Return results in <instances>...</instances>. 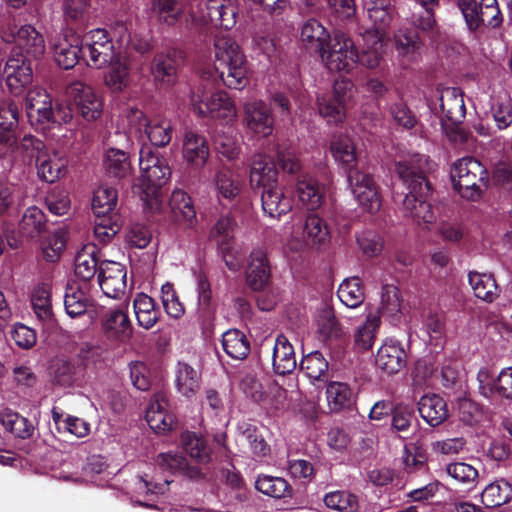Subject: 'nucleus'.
I'll return each instance as SVG.
<instances>
[{
    "label": "nucleus",
    "instance_id": "6",
    "mask_svg": "<svg viewBox=\"0 0 512 512\" xmlns=\"http://www.w3.org/2000/svg\"><path fill=\"white\" fill-rule=\"evenodd\" d=\"M24 107L29 123L35 127L50 122H68L72 117L69 110L62 111L59 106L54 107L51 95L41 87L28 91Z\"/></svg>",
    "mask_w": 512,
    "mask_h": 512
},
{
    "label": "nucleus",
    "instance_id": "32",
    "mask_svg": "<svg viewBox=\"0 0 512 512\" xmlns=\"http://www.w3.org/2000/svg\"><path fill=\"white\" fill-rule=\"evenodd\" d=\"M376 365L388 374L398 373L406 364V352L394 340H386L377 351Z\"/></svg>",
    "mask_w": 512,
    "mask_h": 512
},
{
    "label": "nucleus",
    "instance_id": "60",
    "mask_svg": "<svg viewBox=\"0 0 512 512\" xmlns=\"http://www.w3.org/2000/svg\"><path fill=\"white\" fill-rule=\"evenodd\" d=\"M318 332L325 339H338L343 334V328L336 318L332 308L325 306L316 318Z\"/></svg>",
    "mask_w": 512,
    "mask_h": 512
},
{
    "label": "nucleus",
    "instance_id": "40",
    "mask_svg": "<svg viewBox=\"0 0 512 512\" xmlns=\"http://www.w3.org/2000/svg\"><path fill=\"white\" fill-rule=\"evenodd\" d=\"M330 152L336 163L347 171L355 169L357 162L356 148L350 136L344 133L334 134L330 141Z\"/></svg>",
    "mask_w": 512,
    "mask_h": 512
},
{
    "label": "nucleus",
    "instance_id": "63",
    "mask_svg": "<svg viewBox=\"0 0 512 512\" xmlns=\"http://www.w3.org/2000/svg\"><path fill=\"white\" fill-rule=\"evenodd\" d=\"M256 489L274 498H283L291 493V488L284 478L268 475H262L257 478Z\"/></svg>",
    "mask_w": 512,
    "mask_h": 512
},
{
    "label": "nucleus",
    "instance_id": "46",
    "mask_svg": "<svg viewBox=\"0 0 512 512\" xmlns=\"http://www.w3.org/2000/svg\"><path fill=\"white\" fill-rule=\"evenodd\" d=\"M104 168L109 176L117 179H126L132 174L128 154L117 148H109L105 152Z\"/></svg>",
    "mask_w": 512,
    "mask_h": 512
},
{
    "label": "nucleus",
    "instance_id": "56",
    "mask_svg": "<svg viewBox=\"0 0 512 512\" xmlns=\"http://www.w3.org/2000/svg\"><path fill=\"white\" fill-rule=\"evenodd\" d=\"M300 368L312 382L327 380L328 361L319 351L304 356L300 362Z\"/></svg>",
    "mask_w": 512,
    "mask_h": 512
},
{
    "label": "nucleus",
    "instance_id": "62",
    "mask_svg": "<svg viewBox=\"0 0 512 512\" xmlns=\"http://www.w3.org/2000/svg\"><path fill=\"white\" fill-rule=\"evenodd\" d=\"M395 45L398 55L407 62L414 61L420 49V41L416 33L407 30L398 31L395 35Z\"/></svg>",
    "mask_w": 512,
    "mask_h": 512
},
{
    "label": "nucleus",
    "instance_id": "9",
    "mask_svg": "<svg viewBox=\"0 0 512 512\" xmlns=\"http://www.w3.org/2000/svg\"><path fill=\"white\" fill-rule=\"evenodd\" d=\"M204 12L198 7L196 11L191 5L189 17L191 24L204 26L211 22L217 27L229 30L236 24L238 9L236 0H207Z\"/></svg>",
    "mask_w": 512,
    "mask_h": 512
},
{
    "label": "nucleus",
    "instance_id": "38",
    "mask_svg": "<svg viewBox=\"0 0 512 512\" xmlns=\"http://www.w3.org/2000/svg\"><path fill=\"white\" fill-rule=\"evenodd\" d=\"M168 207L173 220L186 227H193L196 223V211L191 198L181 189H175L169 199Z\"/></svg>",
    "mask_w": 512,
    "mask_h": 512
},
{
    "label": "nucleus",
    "instance_id": "61",
    "mask_svg": "<svg viewBox=\"0 0 512 512\" xmlns=\"http://www.w3.org/2000/svg\"><path fill=\"white\" fill-rule=\"evenodd\" d=\"M89 305V299L85 292L76 285H70L66 289L64 296V306L66 313L72 317L83 315Z\"/></svg>",
    "mask_w": 512,
    "mask_h": 512
},
{
    "label": "nucleus",
    "instance_id": "52",
    "mask_svg": "<svg viewBox=\"0 0 512 512\" xmlns=\"http://www.w3.org/2000/svg\"><path fill=\"white\" fill-rule=\"evenodd\" d=\"M151 13L159 22L173 26L180 21L183 8L177 0H151Z\"/></svg>",
    "mask_w": 512,
    "mask_h": 512
},
{
    "label": "nucleus",
    "instance_id": "4",
    "mask_svg": "<svg viewBox=\"0 0 512 512\" xmlns=\"http://www.w3.org/2000/svg\"><path fill=\"white\" fill-rule=\"evenodd\" d=\"M454 189L467 200L481 198L488 185V172L484 165L473 157L457 160L450 171Z\"/></svg>",
    "mask_w": 512,
    "mask_h": 512
},
{
    "label": "nucleus",
    "instance_id": "49",
    "mask_svg": "<svg viewBox=\"0 0 512 512\" xmlns=\"http://www.w3.org/2000/svg\"><path fill=\"white\" fill-rule=\"evenodd\" d=\"M52 374L57 384L70 387L82 380L84 371L77 361L58 360L52 368Z\"/></svg>",
    "mask_w": 512,
    "mask_h": 512
},
{
    "label": "nucleus",
    "instance_id": "33",
    "mask_svg": "<svg viewBox=\"0 0 512 512\" xmlns=\"http://www.w3.org/2000/svg\"><path fill=\"white\" fill-rule=\"evenodd\" d=\"M250 183L262 191L278 185V170L274 162L263 155H256L250 167Z\"/></svg>",
    "mask_w": 512,
    "mask_h": 512
},
{
    "label": "nucleus",
    "instance_id": "37",
    "mask_svg": "<svg viewBox=\"0 0 512 512\" xmlns=\"http://www.w3.org/2000/svg\"><path fill=\"white\" fill-rule=\"evenodd\" d=\"M274 371L279 375L293 372L297 366L293 345L285 335L277 336L272 353Z\"/></svg>",
    "mask_w": 512,
    "mask_h": 512
},
{
    "label": "nucleus",
    "instance_id": "16",
    "mask_svg": "<svg viewBox=\"0 0 512 512\" xmlns=\"http://www.w3.org/2000/svg\"><path fill=\"white\" fill-rule=\"evenodd\" d=\"M243 123L249 133L259 138L268 137L274 129L272 111L262 100H251L244 104Z\"/></svg>",
    "mask_w": 512,
    "mask_h": 512
},
{
    "label": "nucleus",
    "instance_id": "13",
    "mask_svg": "<svg viewBox=\"0 0 512 512\" xmlns=\"http://www.w3.org/2000/svg\"><path fill=\"white\" fill-rule=\"evenodd\" d=\"M353 84L345 79L336 80L332 94L317 98L319 114L328 123L338 124L346 115V105L352 97Z\"/></svg>",
    "mask_w": 512,
    "mask_h": 512
},
{
    "label": "nucleus",
    "instance_id": "25",
    "mask_svg": "<svg viewBox=\"0 0 512 512\" xmlns=\"http://www.w3.org/2000/svg\"><path fill=\"white\" fill-rule=\"evenodd\" d=\"M438 107L442 121L447 120L453 124L460 123L466 113L464 99L461 91L455 87H444L437 90Z\"/></svg>",
    "mask_w": 512,
    "mask_h": 512
},
{
    "label": "nucleus",
    "instance_id": "8",
    "mask_svg": "<svg viewBox=\"0 0 512 512\" xmlns=\"http://www.w3.org/2000/svg\"><path fill=\"white\" fill-rule=\"evenodd\" d=\"M319 54L322 63L332 72H349L358 58L354 42L342 32H336Z\"/></svg>",
    "mask_w": 512,
    "mask_h": 512
},
{
    "label": "nucleus",
    "instance_id": "12",
    "mask_svg": "<svg viewBox=\"0 0 512 512\" xmlns=\"http://www.w3.org/2000/svg\"><path fill=\"white\" fill-rule=\"evenodd\" d=\"M126 120L130 131H143L155 146H166L172 139V125L163 117L148 119L141 110L132 108L126 114Z\"/></svg>",
    "mask_w": 512,
    "mask_h": 512
},
{
    "label": "nucleus",
    "instance_id": "57",
    "mask_svg": "<svg viewBox=\"0 0 512 512\" xmlns=\"http://www.w3.org/2000/svg\"><path fill=\"white\" fill-rule=\"evenodd\" d=\"M150 72L157 83L171 85L176 79V65L168 54H157L150 67Z\"/></svg>",
    "mask_w": 512,
    "mask_h": 512
},
{
    "label": "nucleus",
    "instance_id": "47",
    "mask_svg": "<svg viewBox=\"0 0 512 512\" xmlns=\"http://www.w3.org/2000/svg\"><path fill=\"white\" fill-rule=\"evenodd\" d=\"M468 280L478 299L491 303L498 297V285L491 274L471 271L468 274Z\"/></svg>",
    "mask_w": 512,
    "mask_h": 512
},
{
    "label": "nucleus",
    "instance_id": "35",
    "mask_svg": "<svg viewBox=\"0 0 512 512\" xmlns=\"http://www.w3.org/2000/svg\"><path fill=\"white\" fill-rule=\"evenodd\" d=\"M108 64L109 70L105 76L106 85L113 91H122L130 82L131 63L128 55L119 50Z\"/></svg>",
    "mask_w": 512,
    "mask_h": 512
},
{
    "label": "nucleus",
    "instance_id": "22",
    "mask_svg": "<svg viewBox=\"0 0 512 512\" xmlns=\"http://www.w3.org/2000/svg\"><path fill=\"white\" fill-rule=\"evenodd\" d=\"M181 153L190 168H203L210 156L206 137L193 130L185 131L181 143Z\"/></svg>",
    "mask_w": 512,
    "mask_h": 512
},
{
    "label": "nucleus",
    "instance_id": "27",
    "mask_svg": "<svg viewBox=\"0 0 512 512\" xmlns=\"http://www.w3.org/2000/svg\"><path fill=\"white\" fill-rule=\"evenodd\" d=\"M362 1L367 17L373 25V30H368L367 32H377L386 37L385 30L390 26L396 16L393 0Z\"/></svg>",
    "mask_w": 512,
    "mask_h": 512
},
{
    "label": "nucleus",
    "instance_id": "26",
    "mask_svg": "<svg viewBox=\"0 0 512 512\" xmlns=\"http://www.w3.org/2000/svg\"><path fill=\"white\" fill-rule=\"evenodd\" d=\"M270 264L267 253L262 248L251 251L246 268L248 286L256 291L262 290L270 279Z\"/></svg>",
    "mask_w": 512,
    "mask_h": 512
},
{
    "label": "nucleus",
    "instance_id": "39",
    "mask_svg": "<svg viewBox=\"0 0 512 512\" xmlns=\"http://www.w3.org/2000/svg\"><path fill=\"white\" fill-rule=\"evenodd\" d=\"M261 201L264 213L270 218L280 219L292 209V199L279 185L262 191Z\"/></svg>",
    "mask_w": 512,
    "mask_h": 512
},
{
    "label": "nucleus",
    "instance_id": "17",
    "mask_svg": "<svg viewBox=\"0 0 512 512\" xmlns=\"http://www.w3.org/2000/svg\"><path fill=\"white\" fill-rule=\"evenodd\" d=\"M330 230L327 223L317 214L311 213L306 217L303 225L293 228L291 233V249H299L304 243L313 246H324L330 241Z\"/></svg>",
    "mask_w": 512,
    "mask_h": 512
},
{
    "label": "nucleus",
    "instance_id": "30",
    "mask_svg": "<svg viewBox=\"0 0 512 512\" xmlns=\"http://www.w3.org/2000/svg\"><path fill=\"white\" fill-rule=\"evenodd\" d=\"M295 189L301 204L310 211L319 209L325 201L324 185L309 174L296 179Z\"/></svg>",
    "mask_w": 512,
    "mask_h": 512
},
{
    "label": "nucleus",
    "instance_id": "43",
    "mask_svg": "<svg viewBox=\"0 0 512 512\" xmlns=\"http://www.w3.org/2000/svg\"><path fill=\"white\" fill-rule=\"evenodd\" d=\"M98 249L95 244H85L75 257V275L84 280H90L99 270Z\"/></svg>",
    "mask_w": 512,
    "mask_h": 512
},
{
    "label": "nucleus",
    "instance_id": "36",
    "mask_svg": "<svg viewBox=\"0 0 512 512\" xmlns=\"http://www.w3.org/2000/svg\"><path fill=\"white\" fill-rule=\"evenodd\" d=\"M403 299L398 287L394 285H384L381 290V301L377 311L381 317H384L391 324H397L402 317Z\"/></svg>",
    "mask_w": 512,
    "mask_h": 512
},
{
    "label": "nucleus",
    "instance_id": "59",
    "mask_svg": "<svg viewBox=\"0 0 512 512\" xmlns=\"http://www.w3.org/2000/svg\"><path fill=\"white\" fill-rule=\"evenodd\" d=\"M324 503L328 509L335 512H357L359 509L357 496L345 490L327 493Z\"/></svg>",
    "mask_w": 512,
    "mask_h": 512
},
{
    "label": "nucleus",
    "instance_id": "58",
    "mask_svg": "<svg viewBox=\"0 0 512 512\" xmlns=\"http://www.w3.org/2000/svg\"><path fill=\"white\" fill-rule=\"evenodd\" d=\"M326 397L331 411H340L352 403V390L348 384L332 381L327 385Z\"/></svg>",
    "mask_w": 512,
    "mask_h": 512
},
{
    "label": "nucleus",
    "instance_id": "28",
    "mask_svg": "<svg viewBox=\"0 0 512 512\" xmlns=\"http://www.w3.org/2000/svg\"><path fill=\"white\" fill-rule=\"evenodd\" d=\"M68 159L55 149L46 148L36 162L39 177L53 183L66 174Z\"/></svg>",
    "mask_w": 512,
    "mask_h": 512
},
{
    "label": "nucleus",
    "instance_id": "29",
    "mask_svg": "<svg viewBox=\"0 0 512 512\" xmlns=\"http://www.w3.org/2000/svg\"><path fill=\"white\" fill-rule=\"evenodd\" d=\"M30 302L36 319L46 328L55 323L53 312L51 286L47 283L36 284L30 295Z\"/></svg>",
    "mask_w": 512,
    "mask_h": 512
},
{
    "label": "nucleus",
    "instance_id": "53",
    "mask_svg": "<svg viewBox=\"0 0 512 512\" xmlns=\"http://www.w3.org/2000/svg\"><path fill=\"white\" fill-rule=\"evenodd\" d=\"M512 498V485L504 479L490 483L482 492V503L486 507H498Z\"/></svg>",
    "mask_w": 512,
    "mask_h": 512
},
{
    "label": "nucleus",
    "instance_id": "11",
    "mask_svg": "<svg viewBox=\"0 0 512 512\" xmlns=\"http://www.w3.org/2000/svg\"><path fill=\"white\" fill-rule=\"evenodd\" d=\"M82 59L90 67L101 69L108 65L118 51L106 30L97 28L90 30L82 37Z\"/></svg>",
    "mask_w": 512,
    "mask_h": 512
},
{
    "label": "nucleus",
    "instance_id": "5",
    "mask_svg": "<svg viewBox=\"0 0 512 512\" xmlns=\"http://www.w3.org/2000/svg\"><path fill=\"white\" fill-rule=\"evenodd\" d=\"M190 106L198 116L226 124L234 122L237 118V108L228 93L225 91L209 93L203 85L191 91Z\"/></svg>",
    "mask_w": 512,
    "mask_h": 512
},
{
    "label": "nucleus",
    "instance_id": "1",
    "mask_svg": "<svg viewBox=\"0 0 512 512\" xmlns=\"http://www.w3.org/2000/svg\"><path fill=\"white\" fill-rule=\"evenodd\" d=\"M424 163H427L425 156L413 154L409 160L399 161L396 166L400 179L408 189L403 200L405 216L418 224H430L436 219L435 212L427 200L430 185L423 175Z\"/></svg>",
    "mask_w": 512,
    "mask_h": 512
},
{
    "label": "nucleus",
    "instance_id": "48",
    "mask_svg": "<svg viewBox=\"0 0 512 512\" xmlns=\"http://www.w3.org/2000/svg\"><path fill=\"white\" fill-rule=\"evenodd\" d=\"M185 453L198 464H207L211 459V450L206 440L194 433L184 432L181 436Z\"/></svg>",
    "mask_w": 512,
    "mask_h": 512
},
{
    "label": "nucleus",
    "instance_id": "3",
    "mask_svg": "<svg viewBox=\"0 0 512 512\" xmlns=\"http://www.w3.org/2000/svg\"><path fill=\"white\" fill-rule=\"evenodd\" d=\"M214 69L225 86L243 89L248 83V62L238 43L222 37L215 42Z\"/></svg>",
    "mask_w": 512,
    "mask_h": 512
},
{
    "label": "nucleus",
    "instance_id": "19",
    "mask_svg": "<svg viewBox=\"0 0 512 512\" xmlns=\"http://www.w3.org/2000/svg\"><path fill=\"white\" fill-rule=\"evenodd\" d=\"M101 329L105 337L113 342L126 343L133 334V326L125 306L108 309L102 317Z\"/></svg>",
    "mask_w": 512,
    "mask_h": 512
},
{
    "label": "nucleus",
    "instance_id": "42",
    "mask_svg": "<svg viewBox=\"0 0 512 512\" xmlns=\"http://www.w3.org/2000/svg\"><path fill=\"white\" fill-rule=\"evenodd\" d=\"M213 187L219 200H234L242 191L241 181L227 168H221L215 173Z\"/></svg>",
    "mask_w": 512,
    "mask_h": 512
},
{
    "label": "nucleus",
    "instance_id": "34",
    "mask_svg": "<svg viewBox=\"0 0 512 512\" xmlns=\"http://www.w3.org/2000/svg\"><path fill=\"white\" fill-rule=\"evenodd\" d=\"M418 411L431 427H437L449 417L446 401L437 394H426L418 402Z\"/></svg>",
    "mask_w": 512,
    "mask_h": 512
},
{
    "label": "nucleus",
    "instance_id": "44",
    "mask_svg": "<svg viewBox=\"0 0 512 512\" xmlns=\"http://www.w3.org/2000/svg\"><path fill=\"white\" fill-rule=\"evenodd\" d=\"M200 373L185 362H178L175 368V387L187 397L194 396L200 387Z\"/></svg>",
    "mask_w": 512,
    "mask_h": 512
},
{
    "label": "nucleus",
    "instance_id": "18",
    "mask_svg": "<svg viewBox=\"0 0 512 512\" xmlns=\"http://www.w3.org/2000/svg\"><path fill=\"white\" fill-rule=\"evenodd\" d=\"M479 393L488 399H512V366L502 369L495 378L487 368L477 374Z\"/></svg>",
    "mask_w": 512,
    "mask_h": 512
},
{
    "label": "nucleus",
    "instance_id": "20",
    "mask_svg": "<svg viewBox=\"0 0 512 512\" xmlns=\"http://www.w3.org/2000/svg\"><path fill=\"white\" fill-rule=\"evenodd\" d=\"M82 38L70 28L63 30L53 41L54 58L64 69L73 68L82 58Z\"/></svg>",
    "mask_w": 512,
    "mask_h": 512
},
{
    "label": "nucleus",
    "instance_id": "14",
    "mask_svg": "<svg viewBox=\"0 0 512 512\" xmlns=\"http://www.w3.org/2000/svg\"><path fill=\"white\" fill-rule=\"evenodd\" d=\"M347 182L353 197L364 211L375 213L380 209L381 201L372 175L350 169L347 171Z\"/></svg>",
    "mask_w": 512,
    "mask_h": 512
},
{
    "label": "nucleus",
    "instance_id": "15",
    "mask_svg": "<svg viewBox=\"0 0 512 512\" xmlns=\"http://www.w3.org/2000/svg\"><path fill=\"white\" fill-rule=\"evenodd\" d=\"M66 93L73 101L78 114L86 121H94L101 116L103 99L91 86L75 81L68 85Z\"/></svg>",
    "mask_w": 512,
    "mask_h": 512
},
{
    "label": "nucleus",
    "instance_id": "45",
    "mask_svg": "<svg viewBox=\"0 0 512 512\" xmlns=\"http://www.w3.org/2000/svg\"><path fill=\"white\" fill-rule=\"evenodd\" d=\"M133 308L140 327L149 330L159 321L160 311L156 308L153 298L147 294H137L133 301Z\"/></svg>",
    "mask_w": 512,
    "mask_h": 512
},
{
    "label": "nucleus",
    "instance_id": "23",
    "mask_svg": "<svg viewBox=\"0 0 512 512\" xmlns=\"http://www.w3.org/2000/svg\"><path fill=\"white\" fill-rule=\"evenodd\" d=\"M98 280L106 296L118 298L126 289V270L118 262L103 261L99 265Z\"/></svg>",
    "mask_w": 512,
    "mask_h": 512
},
{
    "label": "nucleus",
    "instance_id": "10",
    "mask_svg": "<svg viewBox=\"0 0 512 512\" xmlns=\"http://www.w3.org/2000/svg\"><path fill=\"white\" fill-rule=\"evenodd\" d=\"M46 150L45 144L31 134H25L20 140L14 132H0V156L19 159L24 163L37 162Z\"/></svg>",
    "mask_w": 512,
    "mask_h": 512
},
{
    "label": "nucleus",
    "instance_id": "51",
    "mask_svg": "<svg viewBox=\"0 0 512 512\" xmlns=\"http://www.w3.org/2000/svg\"><path fill=\"white\" fill-rule=\"evenodd\" d=\"M337 294L340 301L348 308L359 307L365 299L363 283L359 277L346 278L340 284Z\"/></svg>",
    "mask_w": 512,
    "mask_h": 512
},
{
    "label": "nucleus",
    "instance_id": "2",
    "mask_svg": "<svg viewBox=\"0 0 512 512\" xmlns=\"http://www.w3.org/2000/svg\"><path fill=\"white\" fill-rule=\"evenodd\" d=\"M140 176L134 181L132 190L138 194L144 206L151 213H161L165 209L162 187L171 176L165 158L156 154L151 147L144 146L139 156Z\"/></svg>",
    "mask_w": 512,
    "mask_h": 512
},
{
    "label": "nucleus",
    "instance_id": "64",
    "mask_svg": "<svg viewBox=\"0 0 512 512\" xmlns=\"http://www.w3.org/2000/svg\"><path fill=\"white\" fill-rule=\"evenodd\" d=\"M288 402L287 391L276 382L266 386L265 398L261 405L268 412H277L286 408Z\"/></svg>",
    "mask_w": 512,
    "mask_h": 512
},
{
    "label": "nucleus",
    "instance_id": "50",
    "mask_svg": "<svg viewBox=\"0 0 512 512\" xmlns=\"http://www.w3.org/2000/svg\"><path fill=\"white\" fill-rule=\"evenodd\" d=\"M118 192L110 186H100L95 190L92 199V210L96 217L115 215Z\"/></svg>",
    "mask_w": 512,
    "mask_h": 512
},
{
    "label": "nucleus",
    "instance_id": "21",
    "mask_svg": "<svg viewBox=\"0 0 512 512\" xmlns=\"http://www.w3.org/2000/svg\"><path fill=\"white\" fill-rule=\"evenodd\" d=\"M3 77L10 92L19 95L32 82L31 60L11 54L3 69Z\"/></svg>",
    "mask_w": 512,
    "mask_h": 512
},
{
    "label": "nucleus",
    "instance_id": "7",
    "mask_svg": "<svg viewBox=\"0 0 512 512\" xmlns=\"http://www.w3.org/2000/svg\"><path fill=\"white\" fill-rule=\"evenodd\" d=\"M0 38L6 43H14V55H23L28 60L37 59L45 52V40L32 25L20 27L8 24L0 26Z\"/></svg>",
    "mask_w": 512,
    "mask_h": 512
},
{
    "label": "nucleus",
    "instance_id": "31",
    "mask_svg": "<svg viewBox=\"0 0 512 512\" xmlns=\"http://www.w3.org/2000/svg\"><path fill=\"white\" fill-rule=\"evenodd\" d=\"M362 40L357 62L369 69L379 67L385 53L386 37L377 32H365Z\"/></svg>",
    "mask_w": 512,
    "mask_h": 512
},
{
    "label": "nucleus",
    "instance_id": "41",
    "mask_svg": "<svg viewBox=\"0 0 512 512\" xmlns=\"http://www.w3.org/2000/svg\"><path fill=\"white\" fill-rule=\"evenodd\" d=\"M380 326V315L369 312L365 320L354 329L353 342L355 347L361 351L370 350L376 341Z\"/></svg>",
    "mask_w": 512,
    "mask_h": 512
},
{
    "label": "nucleus",
    "instance_id": "54",
    "mask_svg": "<svg viewBox=\"0 0 512 512\" xmlns=\"http://www.w3.org/2000/svg\"><path fill=\"white\" fill-rule=\"evenodd\" d=\"M222 347L228 356L237 360L244 359L250 351L247 337L237 329L228 330L223 334Z\"/></svg>",
    "mask_w": 512,
    "mask_h": 512
},
{
    "label": "nucleus",
    "instance_id": "24",
    "mask_svg": "<svg viewBox=\"0 0 512 512\" xmlns=\"http://www.w3.org/2000/svg\"><path fill=\"white\" fill-rule=\"evenodd\" d=\"M146 420L152 430L157 433H166L172 430L175 417L169 410L168 398L164 393H156L146 410Z\"/></svg>",
    "mask_w": 512,
    "mask_h": 512
},
{
    "label": "nucleus",
    "instance_id": "55",
    "mask_svg": "<svg viewBox=\"0 0 512 512\" xmlns=\"http://www.w3.org/2000/svg\"><path fill=\"white\" fill-rule=\"evenodd\" d=\"M329 39L330 36L325 27L315 19L308 20L302 26L301 40L310 49H315L320 53Z\"/></svg>",
    "mask_w": 512,
    "mask_h": 512
}]
</instances>
